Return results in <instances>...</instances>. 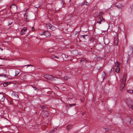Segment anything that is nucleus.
<instances>
[{"instance_id":"nucleus-9","label":"nucleus","mask_w":133,"mask_h":133,"mask_svg":"<svg viewBox=\"0 0 133 133\" xmlns=\"http://www.w3.org/2000/svg\"><path fill=\"white\" fill-rule=\"evenodd\" d=\"M118 39L117 36L115 37L114 38V44L116 45H117Z\"/></svg>"},{"instance_id":"nucleus-50","label":"nucleus","mask_w":133,"mask_h":133,"mask_svg":"<svg viewBox=\"0 0 133 133\" xmlns=\"http://www.w3.org/2000/svg\"><path fill=\"white\" fill-rule=\"evenodd\" d=\"M0 49L2 50H3V49L1 48H0Z\"/></svg>"},{"instance_id":"nucleus-40","label":"nucleus","mask_w":133,"mask_h":133,"mask_svg":"<svg viewBox=\"0 0 133 133\" xmlns=\"http://www.w3.org/2000/svg\"><path fill=\"white\" fill-rule=\"evenodd\" d=\"M123 88H122V87L121 88V86H120V89L121 90H122V89H123Z\"/></svg>"},{"instance_id":"nucleus-2","label":"nucleus","mask_w":133,"mask_h":133,"mask_svg":"<svg viewBox=\"0 0 133 133\" xmlns=\"http://www.w3.org/2000/svg\"><path fill=\"white\" fill-rule=\"evenodd\" d=\"M126 76V74H124V75L123 79L122 80V82L120 85V86H121V88L122 87V88H124L125 86Z\"/></svg>"},{"instance_id":"nucleus-15","label":"nucleus","mask_w":133,"mask_h":133,"mask_svg":"<svg viewBox=\"0 0 133 133\" xmlns=\"http://www.w3.org/2000/svg\"><path fill=\"white\" fill-rule=\"evenodd\" d=\"M25 66H27V70H30L31 69V68H28V66H33L32 65L30 64V65H25Z\"/></svg>"},{"instance_id":"nucleus-32","label":"nucleus","mask_w":133,"mask_h":133,"mask_svg":"<svg viewBox=\"0 0 133 133\" xmlns=\"http://www.w3.org/2000/svg\"><path fill=\"white\" fill-rule=\"evenodd\" d=\"M103 14V13L102 12H101L100 13H99L100 14L98 15V16H99V17H100V16H101V15H102Z\"/></svg>"},{"instance_id":"nucleus-37","label":"nucleus","mask_w":133,"mask_h":133,"mask_svg":"<svg viewBox=\"0 0 133 133\" xmlns=\"http://www.w3.org/2000/svg\"><path fill=\"white\" fill-rule=\"evenodd\" d=\"M33 88H34V90H38V89H37V88L36 87H33Z\"/></svg>"},{"instance_id":"nucleus-28","label":"nucleus","mask_w":133,"mask_h":133,"mask_svg":"<svg viewBox=\"0 0 133 133\" xmlns=\"http://www.w3.org/2000/svg\"><path fill=\"white\" fill-rule=\"evenodd\" d=\"M114 70V69L112 67L111 69V70L109 71V73H111L112 71H113Z\"/></svg>"},{"instance_id":"nucleus-43","label":"nucleus","mask_w":133,"mask_h":133,"mask_svg":"<svg viewBox=\"0 0 133 133\" xmlns=\"http://www.w3.org/2000/svg\"><path fill=\"white\" fill-rule=\"evenodd\" d=\"M57 130V129H55L54 130H52V131L54 132V131H55V130Z\"/></svg>"},{"instance_id":"nucleus-3","label":"nucleus","mask_w":133,"mask_h":133,"mask_svg":"<svg viewBox=\"0 0 133 133\" xmlns=\"http://www.w3.org/2000/svg\"><path fill=\"white\" fill-rule=\"evenodd\" d=\"M28 9L27 8L26 9L25 11V17H26V19H25V22H28L29 21V17H30V13L28 11Z\"/></svg>"},{"instance_id":"nucleus-54","label":"nucleus","mask_w":133,"mask_h":133,"mask_svg":"<svg viewBox=\"0 0 133 133\" xmlns=\"http://www.w3.org/2000/svg\"><path fill=\"white\" fill-rule=\"evenodd\" d=\"M28 36V35H27V36H26V37H27H27Z\"/></svg>"},{"instance_id":"nucleus-4","label":"nucleus","mask_w":133,"mask_h":133,"mask_svg":"<svg viewBox=\"0 0 133 133\" xmlns=\"http://www.w3.org/2000/svg\"><path fill=\"white\" fill-rule=\"evenodd\" d=\"M42 116L43 118H47L49 115V112L48 111H43L41 112Z\"/></svg>"},{"instance_id":"nucleus-26","label":"nucleus","mask_w":133,"mask_h":133,"mask_svg":"<svg viewBox=\"0 0 133 133\" xmlns=\"http://www.w3.org/2000/svg\"><path fill=\"white\" fill-rule=\"evenodd\" d=\"M4 96L3 95L0 94V100H1V99L3 98Z\"/></svg>"},{"instance_id":"nucleus-33","label":"nucleus","mask_w":133,"mask_h":133,"mask_svg":"<svg viewBox=\"0 0 133 133\" xmlns=\"http://www.w3.org/2000/svg\"><path fill=\"white\" fill-rule=\"evenodd\" d=\"M88 59H85V63H86L87 62H88Z\"/></svg>"},{"instance_id":"nucleus-34","label":"nucleus","mask_w":133,"mask_h":133,"mask_svg":"<svg viewBox=\"0 0 133 133\" xmlns=\"http://www.w3.org/2000/svg\"><path fill=\"white\" fill-rule=\"evenodd\" d=\"M62 55H63L64 56H65V57L67 58L68 57V56L66 55H65L64 54H63Z\"/></svg>"},{"instance_id":"nucleus-24","label":"nucleus","mask_w":133,"mask_h":133,"mask_svg":"<svg viewBox=\"0 0 133 133\" xmlns=\"http://www.w3.org/2000/svg\"><path fill=\"white\" fill-rule=\"evenodd\" d=\"M40 107L42 109H45L46 108V107L44 105L40 106Z\"/></svg>"},{"instance_id":"nucleus-14","label":"nucleus","mask_w":133,"mask_h":133,"mask_svg":"<svg viewBox=\"0 0 133 133\" xmlns=\"http://www.w3.org/2000/svg\"><path fill=\"white\" fill-rule=\"evenodd\" d=\"M66 127L67 128V129L68 130H70L72 128V125L70 124L66 126Z\"/></svg>"},{"instance_id":"nucleus-20","label":"nucleus","mask_w":133,"mask_h":133,"mask_svg":"<svg viewBox=\"0 0 133 133\" xmlns=\"http://www.w3.org/2000/svg\"><path fill=\"white\" fill-rule=\"evenodd\" d=\"M10 83L8 82H5L3 84V86L4 87H6Z\"/></svg>"},{"instance_id":"nucleus-8","label":"nucleus","mask_w":133,"mask_h":133,"mask_svg":"<svg viewBox=\"0 0 133 133\" xmlns=\"http://www.w3.org/2000/svg\"><path fill=\"white\" fill-rule=\"evenodd\" d=\"M115 6L118 9H122L123 7V6L120 3L115 4Z\"/></svg>"},{"instance_id":"nucleus-27","label":"nucleus","mask_w":133,"mask_h":133,"mask_svg":"<svg viewBox=\"0 0 133 133\" xmlns=\"http://www.w3.org/2000/svg\"><path fill=\"white\" fill-rule=\"evenodd\" d=\"M5 98L4 97H4L3 98H2L1 99V100H0V102H3L4 101V100L5 99Z\"/></svg>"},{"instance_id":"nucleus-39","label":"nucleus","mask_w":133,"mask_h":133,"mask_svg":"<svg viewBox=\"0 0 133 133\" xmlns=\"http://www.w3.org/2000/svg\"><path fill=\"white\" fill-rule=\"evenodd\" d=\"M54 56H55V55H52V56H51V58H55L54 57Z\"/></svg>"},{"instance_id":"nucleus-45","label":"nucleus","mask_w":133,"mask_h":133,"mask_svg":"<svg viewBox=\"0 0 133 133\" xmlns=\"http://www.w3.org/2000/svg\"><path fill=\"white\" fill-rule=\"evenodd\" d=\"M85 113V112H84L82 114V116L84 115Z\"/></svg>"},{"instance_id":"nucleus-35","label":"nucleus","mask_w":133,"mask_h":133,"mask_svg":"<svg viewBox=\"0 0 133 133\" xmlns=\"http://www.w3.org/2000/svg\"><path fill=\"white\" fill-rule=\"evenodd\" d=\"M3 76L5 77H6V75H3L2 74H0V76Z\"/></svg>"},{"instance_id":"nucleus-25","label":"nucleus","mask_w":133,"mask_h":133,"mask_svg":"<svg viewBox=\"0 0 133 133\" xmlns=\"http://www.w3.org/2000/svg\"><path fill=\"white\" fill-rule=\"evenodd\" d=\"M111 129V128L110 127H109L108 128H105V129L106 131H108L109 130H110Z\"/></svg>"},{"instance_id":"nucleus-13","label":"nucleus","mask_w":133,"mask_h":133,"mask_svg":"<svg viewBox=\"0 0 133 133\" xmlns=\"http://www.w3.org/2000/svg\"><path fill=\"white\" fill-rule=\"evenodd\" d=\"M20 33L21 35H24L25 34V29L24 28L21 30Z\"/></svg>"},{"instance_id":"nucleus-5","label":"nucleus","mask_w":133,"mask_h":133,"mask_svg":"<svg viewBox=\"0 0 133 133\" xmlns=\"http://www.w3.org/2000/svg\"><path fill=\"white\" fill-rule=\"evenodd\" d=\"M47 27L52 30H55L56 29V27L52 25L50 23H48L46 25Z\"/></svg>"},{"instance_id":"nucleus-47","label":"nucleus","mask_w":133,"mask_h":133,"mask_svg":"<svg viewBox=\"0 0 133 133\" xmlns=\"http://www.w3.org/2000/svg\"><path fill=\"white\" fill-rule=\"evenodd\" d=\"M35 7L36 8H39V6H38V7H37V6H35Z\"/></svg>"},{"instance_id":"nucleus-18","label":"nucleus","mask_w":133,"mask_h":133,"mask_svg":"<svg viewBox=\"0 0 133 133\" xmlns=\"http://www.w3.org/2000/svg\"><path fill=\"white\" fill-rule=\"evenodd\" d=\"M106 75L105 72H104L103 74H102L103 79L104 80L105 78Z\"/></svg>"},{"instance_id":"nucleus-44","label":"nucleus","mask_w":133,"mask_h":133,"mask_svg":"<svg viewBox=\"0 0 133 133\" xmlns=\"http://www.w3.org/2000/svg\"><path fill=\"white\" fill-rule=\"evenodd\" d=\"M131 109H132L133 110V105H132L131 107Z\"/></svg>"},{"instance_id":"nucleus-1","label":"nucleus","mask_w":133,"mask_h":133,"mask_svg":"<svg viewBox=\"0 0 133 133\" xmlns=\"http://www.w3.org/2000/svg\"><path fill=\"white\" fill-rule=\"evenodd\" d=\"M44 77L46 79L50 80H55V78H57V77H54L52 75H45L44 76Z\"/></svg>"},{"instance_id":"nucleus-10","label":"nucleus","mask_w":133,"mask_h":133,"mask_svg":"<svg viewBox=\"0 0 133 133\" xmlns=\"http://www.w3.org/2000/svg\"><path fill=\"white\" fill-rule=\"evenodd\" d=\"M13 8H16L17 9V6L14 4H12L10 6V9H12Z\"/></svg>"},{"instance_id":"nucleus-49","label":"nucleus","mask_w":133,"mask_h":133,"mask_svg":"<svg viewBox=\"0 0 133 133\" xmlns=\"http://www.w3.org/2000/svg\"><path fill=\"white\" fill-rule=\"evenodd\" d=\"M25 32H26V30L27 29V28L25 27Z\"/></svg>"},{"instance_id":"nucleus-36","label":"nucleus","mask_w":133,"mask_h":133,"mask_svg":"<svg viewBox=\"0 0 133 133\" xmlns=\"http://www.w3.org/2000/svg\"><path fill=\"white\" fill-rule=\"evenodd\" d=\"M94 41V38H92L91 39L90 41L92 42H93Z\"/></svg>"},{"instance_id":"nucleus-42","label":"nucleus","mask_w":133,"mask_h":133,"mask_svg":"<svg viewBox=\"0 0 133 133\" xmlns=\"http://www.w3.org/2000/svg\"><path fill=\"white\" fill-rule=\"evenodd\" d=\"M15 96H17V97H18V95L16 94H15Z\"/></svg>"},{"instance_id":"nucleus-6","label":"nucleus","mask_w":133,"mask_h":133,"mask_svg":"<svg viewBox=\"0 0 133 133\" xmlns=\"http://www.w3.org/2000/svg\"><path fill=\"white\" fill-rule=\"evenodd\" d=\"M105 21L104 19L103 18V16H100V17H99L97 20V23L100 24L102 22H104Z\"/></svg>"},{"instance_id":"nucleus-19","label":"nucleus","mask_w":133,"mask_h":133,"mask_svg":"<svg viewBox=\"0 0 133 133\" xmlns=\"http://www.w3.org/2000/svg\"><path fill=\"white\" fill-rule=\"evenodd\" d=\"M127 92L130 94H131L133 92V90H132L130 89V90H127Z\"/></svg>"},{"instance_id":"nucleus-23","label":"nucleus","mask_w":133,"mask_h":133,"mask_svg":"<svg viewBox=\"0 0 133 133\" xmlns=\"http://www.w3.org/2000/svg\"><path fill=\"white\" fill-rule=\"evenodd\" d=\"M120 69L118 67H117V68L115 69L116 72L117 73H118L119 72Z\"/></svg>"},{"instance_id":"nucleus-51","label":"nucleus","mask_w":133,"mask_h":133,"mask_svg":"<svg viewBox=\"0 0 133 133\" xmlns=\"http://www.w3.org/2000/svg\"><path fill=\"white\" fill-rule=\"evenodd\" d=\"M99 59H102V58H101V57H99Z\"/></svg>"},{"instance_id":"nucleus-7","label":"nucleus","mask_w":133,"mask_h":133,"mask_svg":"<svg viewBox=\"0 0 133 133\" xmlns=\"http://www.w3.org/2000/svg\"><path fill=\"white\" fill-rule=\"evenodd\" d=\"M45 35L46 37H49L51 36L50 33L48 32L45 31L43 32V34H40V35Z\"/></svg>"},{"instance_id":"nucleus-41","label":"nucleus","mask_w":133,"mask_h":133,"mask_svg":"<svg viewBox=\"0 0 133 133\" xmlns=\"http://www.w3.org/2000/svg\"><path fill=\"white\" fill-rule=\"evenodd\" d=\"M32 30H33V31H34V30H35V29H34V27H32Z\"/></svg>"},{"instance_id":"nucleus-21","label":"nucleus","mask_w":133,"mask_h":133,"mask_svg":"<svg viewBox=\"0 0 133 133\" xmlns=\"http://www.w3.org/2000/svg\"><path fill=\"white\" fill-rule=\"evenodd\" d=\"M47 51L50 52H52L53 51V49L52 48H50L48 49H47Z\"/></svg>"},{"instance_id":"nucleus-53","label":"nucleus","mask_w":133,"mask_h":133,"mask_svg":"<svg viewBox=\"0 0 133 133\" xmlns=\"http://www.w3.org/2000/svg\"><path fill=\"white\" fill-rule=\"evenodd\" d=\"M40 34H43V33H39V35H40Z\"/></svg>"},{"instance_id":"nucleus-22","label":"nucleus","mask_w":133,"mask_h":133,"mask_svg":"<svg viewBox=\"0 0 133 133\" xmlns=\"http://www.w3.org/2000/svg\"><path fill=\"white\" fill-rule=\"evenodd\" d=\"M85 59H84V58H82L81 59V60H80V62H84L83 63H85Z\"/></svg>"},{"instance_id":"nucleus-31","label":"nucleus","mask_w":133,"mask_h":133,"mask_svg":"<svg viewBox=\"0 0 133 133\" xmlns=\"http://www.w3.org/2000/svg\"><path fill=\"white\" fill-rule=\"evenodd\" d=\"M68 77L67 76H65L64 77V79L66 80H68Z\"/></svg>"},{"instance_id":"nucleus-55","label":"nucleus","mask_w":133,"mask_h":133,"mask_svg":"<svg viewBox=\"0 0 133 133\" xmlns=\"http://www.w3.org/2000/svg\"><path fill=\"white\" fill-rule=\"evenodd\" d=\"M132 52H133V50H132Z\"/></svg>"},{"instance_id":"nucleus-48","label":"nucleus","mask_w":133,"mask_h":133,"mask_svg":"<svg viewBox=\"0 0 133 133\" xmlns=\"http://www.w3.org/2000/svg\"><path fill=\"white\" fill-rule=\"evenodd\" d=\"M0 59H4V58H0Z\"/></svg>"},{"instance_id":"nucleus-12","label":"nucleus","mask_w":133,"mask_h":133,"mask_svg":"<svg viewBox=\"0 0 133 133\" xmlns=\"http://www.w3.org/2000/svg\"><path fill=\"white\" fill-rule=\"evenodd\" d=\"M128 121L130 122V124H133V118L131 119V118L129 117H128Z\"/></svg>"},{"instance_id":"nucleus-29","label":"nucleus","mask_w":133,"mask_h":133,"mask_svg":"<svg viewBox=\"0 0 133 133\" xmlns=\"http://www.w3.org/2000/svg\"><path fill=\"white\" fill-rule=\"evenodd\" d=\"M76 104H69L68 105H69V106L71 107V106H75Z\"/></svg>"},{"instance_id":"nucleus-52","label":"nucleus","mask_w":133,"mask_h":133,"mask_svg":"<svg viewBox=\"0 0 133 133\" xmlns=\"http://www.w3.org/2000/svg\"><path fill=\"white\" fill-rule=\"evenodd\" d=\"M11 24H10V23H9V25H10Z\"/></svg>"},{"instance_id":"nucleus-46","label":"nucleus","mask_w":133,"mask_h":133,"mask_svg":"<svg viewBox=\"0 0 133 133\" xmlns=\"http://www.w3.org/2000/svg\"><path fill=\"white\" fill-rule=\"evenodd\" d=\"M81 102H83V100H82V99H81Z\"/></svg>"},{"instance_id":"nucleus-16","label":"nucleus","mask_w":133,"mask_h":133,"mask_svg":"<svg viewBox=\"0 0 133 133\" xmlns=\"http://www.w3.org/2000/svg\"><path fill=\"white\" fill-rule=\"evenodd\" d=\"M89 36L88 35L86 34V35H81V37H82L84 39H85V37H88Z\"/></svg>"},{"instance_id":"nucleus-38","label":"nucleus","mask_w":133,"mask_h":133,"mask_svg":"<svg viewBox=\"0 0 133 133\" xmlns=\"http://www.w3.org/2000/svg\"><path fill=\"white\" fill-rule=\"evenodd\" d=\"M54 57L55 58H56L57 59H58L59 58V57H58V56H54Z\"/></svg>"},{"instance_id":"nucleus-17","label":"nucleus","mask_w":133,"mask_h":133,"mask_svg":"<svg viewBox=\"0 0 133 133\" xmlns=\"http://www.w3.org/2000/svg\"><path fill=\"white\" fill-rule=\"evenodd\" d=\"M84 4H85L86 5H88L89 4V3L85 1L83 2L82 5H83Z\"/></svg>"},{"instance_id":"nucleus-11","label":"nucleus","mask_w":133,"mask_h":133,"mask_svg":"<svg viewBox=\"0 0 133 133\" xmlns=\"http://www.w3.org/2000/svg\"><path fill=\"white\" fill-rule=\"evenodd\" d=\"M121 64L120 63L117 61H116V62L115 63V66L117 67H118L121 65Z\"/></svg>"},{"instance_id":"nucleus-30","label":"nucleus","mask_w":133,"mask_h":133,"mask_svg":"<svg viewBox=\"0 0 133 133\" xmlns=\"http://www.w3.org/2000/svg\"><path fill=\"white\" fill-rule=\"evenodd\" d=\"M19 74V72H18V71H16L15 72V75L14 76H17V75H18V74Z\"/></svg>"}]
</instances>
